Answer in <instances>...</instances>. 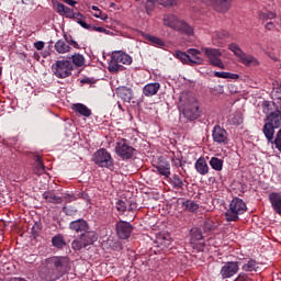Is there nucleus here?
<instances>
[{
	"mask_svg": "<svg viewBox=\"0 0 281 281\" xmlns=\"http://www.w3.org/2000/svg\"><path fill=\"white\" fill-rule=\"evenodd\" d=\"M69 271V259L67 257H49L42 261L40 277L42 280L56 281Z\"/></svg>",
	"mask_w": 281,
	"mask_h": 281,
	"instance_id": "1",
	"label": "nucleus"
},
{
	"mask_svg": "<svg viewBox=\"0 0 281 281\" xmlns=\"http://www.w3.org/2000/svg\"><path fill=\"white\" fill-rule=\"evenodd\" d=\"M162 22L166 27H170L171 30L180 32L181 34H187V36H192V34H194V29L188 24V22L172 13L165 14Z\"/></svg>",
	"mask_w": 281,
	"mask_h": 281,
	"instance_id": "2",
	"label": "nucleus"
},
{
	"mask_svg": "<svg viewBox=\"0 0 281 281\" xmlns=\"http://www.w3.org/2000/svg\"><path fill=\"white\" fill-rule=\"evenodd\" d=\"M199 101L196 97L189 95L183 103L180 104L179 109L182 113L183 117L189 120L190 122L198 120L199 115H201V111H199Z\"/></svg>",
	"mask_w": 281,
	"mask_h": 281,
	"instance_id": "3",
	"label": "nucleus"
},
{
	"mask_svg": "<svg viewBox=\"0 0 281 281\" xmlns=\"http://www.w3.org/2000/svg\"><path fill=\"white\" fill-rule=\"evenodd\" d=\"M281 126V112L276 110L267 116V122L263 125V134L267 137L268 142L273 144V135L276 134V128Z\"/></svg>",
	"mask_w": 281,
	"mask_h": 281,
	"instance_id": "4",
	"label": "nucleus"
},
{
	"mask_svg": "<svg viewBox=\"0 0 281 281\" xmlns=\"http://www.w3.org/2000/svg\"><path fill=\"white\" fill-rule=\"evenodd\" d=\"M246 212L247 204H245V201L240 200L239 198H234L225 213V218L228 222H235L238 221V216H240V214H245Z\"/></svg>",
	"mask_w": 281,
	"mask_h": 281,
	"instance_id": "5",
	"label": "nucleus"
},
{
	"mask_svg": "<svg viewBox=\"0 0 281 281\" xmlns=\"http://www.w3.org/2000/svg\"><path fill=\"white\" fill-rule=\"evenodd\" d=\"M52 71L56 78H69L71 71H74V64L69 60H57L52 66Z\"/></svg>",
	"mask_w": 281,
	"mask_h": 281,
	"instance_id": "6",
	"label": "nucleus"
},
{
	"mask_svg": "<svg viewBox=\"0 0 281 281\" xmlns=\"http://www.w3.org/2000/svg\"><path fill=\"white\" fill-rule=\"evenodd\" d=\"M115 153L117 157H121V159L126 160L132 159L133 155H135V149L133 148V146H131L127 139L123 138L117 140L115 146Z\"/></svg>",
	"mask_w": 281,
	"mask_h": 281,
	"instance_id": "7",
	"label": "nucleus"
},
{
	"mask_svg": "<svg viewBox=\"0 0 281 281\" xmlns=\"http://www.w3.org/2000/svg\"><path fill=\"white\" fill-rule=\"evenodd\" d=\"M202 52L205 54L210 65L218 67V69H225V64L221 60L223 53L218 48L204 47L202 48Z\"/></svg>",
	"mask_w": 281,
	"mask_h": 281,
	"instance_id": "8",
	"label": "nucleus"
},
{
	"mask_svg": "<svg viewBox=\"0 0 281 281\" xmlns=\"http://www.w3.org/2000/svg\"><path fill=\"white\" fill-rule=\"evenodd\" d=\"M94 164L100 168H111L113 166V157L106 149L101 148L93 154L92 157Z\"/></svg>",
	"mask_w": 281,
	"mask_h": 281,
	"instance_id": "9",
	"label": "nucleus"
},
{
	"mask_svg": "<svg viewBox=\"0 0 281 281\" xmlns=\"http://www.w3.org/2000/svg\"><path fill=\"white\" fill-rule=\"evenodd\" d=\"M213 142L220 146H227L229 144V134L220 125L215 126L212 131Z\"/></svg>",
	"mask_w": 281,
	"mask_h": 281,
	"instance_id": "10",
	"label": "nucleus"
},
{
	"mask_svg": "<svg viewBox=\"0 0 281 281\" xmlns=\"http://www.w3.org/2000/svg\"><path fill=\"white\" fill-rule=\"evenodd\" d=\"M239 269L238 262L228 261L221 268L220 276H222L223 280H227L228 278H234Z\"/></svg>",
	"mask_w": 281,
	"mask_h": 281,
	"instance_id": "11",
	"label": "nucleus"
},
{
	"mask_svg": "<svg viewBox=\"0 0 281 281\" xmlns=\"http://www.w3.org/2000/svg\"><path fill=\"white\" fill-rule=\"evenodd\" d=\"M131 232H133V226L127 222H119L116 224V234L123 240H126L131 236Z\"/></svg>",
	"mask_w": 281,
	"mask_h": 281,
	"instance_id": "12",
	"label": "nucleus"
},
{
	"mask_svg": "<svg viewBox=\"0 0 281 281\" xmlns=\"http://www.w3.org/2000/svg\"><path fill=\"white\" fill-rule=\"evenodd\" d=\"M155 3H159V5H162L164 8H172V5H177V0H147L145 4L147 14L153 12Z\"/></svg>",
	"mask_w": 281,
	"mask_h": 281,
	"instance_id": "13",
	"label": "nucleus"
},
{
	"mask_svg": "<svg viewBox=\"0 0 281 281\" xmlns=\"http://www.w3.org/2000/svg\"><path fill=\"white\" fill-rule=\"evenodd\" d=\"M53 4L56 12L61 16H67L68 19H74V16H76V13H74V10H71L69 7H66L58 1H53Z\"/></svg>",
	"mask_w": 281,
	"mask_h": 281,
	"instance_id": "14",
	"label": "nucleus"
},
{
	"mask_svg": "<svg viewBox=\"0 0 281 281\" xmlns=\"http://www.w3.org/2000/svg\"><path fill=\"white\" fill-rule=\"evenodd\" d=\"M155 243L157 247H170V245L172 244V238L168 233H159L156 235Z\"/></svg>",
	"mask_w": 281,
	"mask_h": 281,
	"instance_id": "15",
	"label": "nucleus"
},
{
	"mask_svg": "<svg viewBox=\"0 0 281 281\" xmlns=\"http://www.w3.org/2000/svg\"><path fill=\"white\" fill-rule=\"evenodd\" d=\"M189 65H203V58L201 57V50L196 48L188 49Z\"/></svg>",
	"mask_w": 281,
	"mask_h": 281,
	"instance_id": "16",
	"label": "nucleus"
},
{
	"mask_svg": "<svg viewBox=\"0 0 281 281\" xmlns=\"http://www.w3.org/2000/svg\"><path fill=\"white\" fill-rule=\"evenodd\" d=\"M112 56H114V60H117L121 65H131L133 63V57L122 50L113 52Z\"/></svg>",
	"mask_w": 281,
	"mask_h": 281,
	"instance_id": "17",
	"label": "nucleus"
},
{
	"mask_svg": "<svg viewBox=\"0 0 281 281\" xmlns=\"http://www.w3.org/2000/svg\"><path fill=\"white\" fill-rule=\"evenodd\" d=\"M269 201L272 205V210L281 216V194L280 193H270Z\"/></svg>",
	"mask_w": 281,
	"mask_h": 281,
	"instance_id": "18",
	"label": "nucleus"
},
{
	"mask_svg": "<svg viewBox=\"0 0 281 281\" xmlns=\"http://www.w3.org/2000/svg\"><path fill=\"white\" fill-rule=\"evenodd\" d=\"M159 89H161V85L159 82L147 83L143 88V93L146 98H151V95H157Z\"/></svg>",
	"mask_w": 281,
	"mask_h": 281,
	"instance_id": "19",
	"label": "nucleus"
},
{
	"mask_svg": "<svg viewBox=\"0 0 281 281\" xmlns=\"http://www.w3.org/2000/svg\"><path fill=\"white\" fill-rule=\"evenodd\" d=\"M239 63L245 65L246 67H258V58L254 57V55H249L247 53L241 54L239 57Z\"/></svg>",
	"mask_w": 281,
	"mask_h": 281,
	"instance_id": "20",
	"label": "nucleus"
},
{
	"mask_svg": "<svg viewBox=\"0 0 281 281\" xmlns=\"http://www.w3.org/2000/svg\"><path fill=\"white\" fill-rule=\"evenodd\" d=\"M116 94L124 102H131L133 100V90L126 87H121L116 89Z\"/></svg>",
	"mask_w": 281,
	"mask_h": 281,
	"instance_id": "21",
	"label": "nucleus"
},
{
	"mask_svg": "<svg viewBox=\"0 0 281 281\" xmlns=\"http://www.w3.org/2000/svg\"><path fill=\"white\" fill-rule=\"evenodd\" d=\"M195 170L199 172V175L205 176L207 172H210V167L207 166V161H205V158L201 157L195 161Z\"/></svg>",
	"mask_w": 281,
	"mask_h": 281,
	"instance_id": "22",
	"label": "nucleus"
},
{
	"mask_svg": "<svg viewBox=\"0 0 281 281\" xmlns=\"http://www.w3.org/2000/svg\"><path fill=\"white\" fill-rule=\"evenodd\" d=\"M70 229L74 232H87L89 229V225L85 220H77L70 223Z\"/></svg>",
	"mask_w": 281,
	"mask_h": 281,
	"instance_id": "23",
	"label": "nucleus"
},
{
	"mask_svg": "<svg viewBox=\"0 0 281 281\" xmlns=\"http://www.w3.org/2000/svg\"><path fill=\"white\" fill-rule=\"evenodd\" d=\"M72 110L76 111V113L83 115V117H91V110L88 109L87 105L82 103L74 104Z\"/></svg>",
	"mask_w": 281,
	"mask_h": 281,
	"instance_id": "24",
	"label": "nucleus"
},
{
	"mask_svg": "<svg viewBox=\"0 0 281 281\" xmlns=\"http://www.w3.org/2000/svg\"><path fill=\"white\" fill-rule=\"evenodd\" d=\"M124 66L121 65L119 60L115 59V56L112 55L110 64H109V71L112 74H117V71H123Z\"/></svg>",
	"mask_w": 281,
	"mask_h": 281,
	"instance_id": "25",
	"label": "nucleus"
},
{
	"mask_svg": "<svg viewBox=\"0 0 281 281\" xmlns=\"http://www.w3.org/2000/svg\"><path fill=\"white\" fill-rule=\"evenodd\" d=\"M43 199H45V201H47L48 203H63V198L57 196L54 192H44Z\"/></svg>",
	"mask_w": 281,
	"mask_h": 281,
	"instance_id": "26",
	"label": "nucleus"
},
{
	"mask_svg": "<svg viewBox=\"0 0 281 281\" xmlns=\"http://www.w3.org/2000/svg\"><path fill=\"white\" fill-rule=\"evenodd\" d=\"M81 240H83L88 245H93V243H95V240H98V237L95 236L94 232L85 231V233L81 234Z\"/></svg>",
	"mask_w": 281,
	"mask_h": 281,
	"instance_id": "27",
	"label": "nucleus"
},
{
	"mask_svg": "<svg viewBox=\"0 0 281 281\" xmlns=\"http://www.w3.org/2000/svg\"><path fill=\"white\" fill-rule=\"evenodd\" d=\"M243 271L251 272L258 269V262L254 259H248L241 266Z\"/></svg>",
	"mask_w": 281,
	"mask_h": 281,
	"instance_id": "28",
	"label": "nucleus"
},
{
	"mask_svg": "<svg viewBox=\"0 0 281 281\" xmlns=\"http://www.w3.org/2000/svg\"><path fill=\"white\" fill-rule=\"evenodd\" d=\"M55 49L58 54H67L71 47L65 43V41L59 40L55 44Z\"/></svg>",
	"mask_w": 281,
	"mask_h": 281,
	"instance_id": "29",
	"label": "nucleus"
},
{
	"mask_svg": "<svg viewBox=\"0 0 281 281\" xmlns=\"http://www.w3.org/2000/svg\"><path fill=\"white\" fill-rule=\"evenodd\" d=\"M190 234H191V243L193 245H196L199 240H203V233L201 232L200 228H192L190 231Z\"/></svg>",
	"mask_w": 281,
	"mask_h": 281,
	"instance_id": "30",
	"label": "nucleus"
},
{
	"mask_svg": "<svg viewBox=\"0 0 281 281\" xmlns=\"http://www.w3.org/2000/svg\"><path fill=\"white\" fill-rule=\"evenodd\" d=\"M218 12H227L232 5V0H214Z\"/></svg>",
	"mask_w": 281,
	"mask_h": 281,
	"instance_id": "31",
	"label": "nucleus"
},
{
	"mask_svg": "<svg viewBox=\"0 0 281 281\" xmlns=\"http://www.w3.org/2000/svg\"><path fill=\"white\" fill-rule=\"evenodd\" d=\"M145 38H146V41H149V43H151V45H155L156 47H164L166 45V43L161 38L150 35V34H146Z\"/></svg>",
	"mask_w": 281,
	"mask_h": 281,
	"instance_id": "32",
	"label": "nucleus"
},
{
	"mask_svg": "<svg viewBox=\"0 0 281 281\" xmlns=\"http://www.w3.org/2000/svg\"><path fill=\"white\" fill-rule=\"evenodd\" d=\"M210 166L213 168V170L221 172V170H223V160L217 157H212L210 160Z\"/></svg>",
	"mask_w": 281,
	"mask_h": 281,
	"instance_id": "33",
	"label": "nucleus"
},
{
	"mask_svg": "<svg viewBox=\"0 0 281 281\" xmlns=\"http://www.w3.org/2000/svg\"><path fill=\"white\" fill-rule=\"evenodd\" d=\"M53 247H56L57 249H63L67 243H65V238L63 235H56L52 238Z\"/></svg>",
	"mask_w": 281,
	"mask_h": 281,
	"instance_id": "34",
	"label": "nucleus"
},
{
	"mask_svg": "<svg viewBox=\"0 0 281 281\" xmlns=\"http://www.w3.org/2000/svg\"><path fill=\"white\" fill-rule=\"evenodd\" d=\"M71 60L75 67H85L86 59L83 55L75 54L71 56Z\"/></svg>",
	"mask_w": 281,
	"mask_h": 281,
	"instance_id": "35",
	"label": "nucleus"
},
{
	"mask_svg": "<svg viewBox=\"0 0 281 281\" xmlns=\"http://www.w3.org/2000/svg\"><path fill=\"white\" fill-rule=\"evenodd\" d=\"M182 207H184V210L188 212H196V210H199V204H196L194 201L187 200L182 202Z\"/></svg>",
	"mask_w": 281,
	"mask_h": 281,
	"instance_id": "36",
	"label": "nucleus"
},
{
	"mask_svg": "<svg viewBox=\"0 0 281 281\" xmlns=\"http://www.w3.org/2000/svg\"><path fill=\"white\" fill-rule=\"evenodd\" d=\"M34 170L36 175H43V172H45V165L43 164V160L40 158V156H36Z\"/></svg>",
	"mask_w": 281,
	"mask_h": 281,
	"instance_id": "37",
	"label": "nucleus"
},
{
	"mask_svg": "<svg viewBox=\"0 0 281 281\" xmlns=\"http://www.w3.org/2000/svg\"><path fill=\"white\" fill-rule=\"evenodd\" d=\"M176 57H178V59L181 60V63H183L184 65H190V56H189L188 50H187V53L177 50Z\"/></svg>",
	"mask_w": 281,
	"mask_h": 281,
	"instance_id": "38",
	"label": "nucleus"
},
{
	"mask_svg": "<svg viewBox=\"0 0 281 281\" xmlns=\"http://www.w3.org/2000/svg\"><path fill=\"white\" fill-rule=\"evenodd\" d=\"M88 244L85 241V239H82V237L80 236L79 239H75L72 241V249H75L76 251H80V249H83V247H87Z\"/></svg>",
	"mask_w": 281,
	"mask_h": 281,
	"instance_id": "39",
	"label": "nucleus"
},
{
	"mask_svg": "<svg viewBox=\"0 0 281 281\" xmlns=\"http://www.w3.org/2000/svg\"><path fill=\"white\" fill-rule=\"evenodd\" d=\"M228 49L231 52H233V54H235V56L237 58H240L245 54V52L241 50V48H240V46H238V44H234V43L229 44Z\"/></svg>",
	"mask_w": 281,
	"mask_h": 281,
	"instance_id": "40",
	"label": "nucleus"
},
{
	"mask_svg": "<svg viewBox=\"0 0 281 281\" xmlns=\"http://www.w3.org/2000/svg\"><path fill=\"white\" fill-rule=\"evenodd\" d=\"M157 170L159 175H162V177H170V165L165 164V165H159L157 167Z\"/></svg>",
	"mask_w": 281,
	"mask_h": 281,
	"instance_id": "41",
	"label": "nucleus"
},
{
	"mask_svg": "<svg viewBox=\"0 0 281 281\" xmlns=\"http://www.w3.org/2000/svg\"><path fill=\"white\" fill-rule=\"evenodd\" d=\"M273 102L271 101H265L262 103V111L266 113V115H270L271 111H273Z\"/></svg>",
	"mask_w": 281,
	"mask_h": 281,
	"instance_id": "42",
	"label": "nucleus"
},
{
	"mask_svg": "<svg viewBox=\"0 0 281 281\" xmlns=\"http://www.w3.org/2000/svg\"><path fill=\"white\" fill-rule=\"evenodd\" d=\"M272 99L277 100L281 104V86H277L272 90Z\"/></svg>",
	"mask_w": 281,
	"mask_h": 281,
	"instance_id": "43",
	"label": "nucleus"
},
{
	"mask_svg": "<svg viewBox=\"0 0 281 281\" xmlns=\"http://www.w3.org/2000/svg\"><path fill=\"white\" fill-rule=\"evenodd\" d=\"M232 124L235 126H240L243 124V115L241 114H236L231 119Z\"/></svg>",
	"mask_w": 281,
	"mask_h": 281,
	"instance_id": "44",
	"label": "nucleus"
},
{
	"mask_svg": "<svg viewBox=\"0 0 281 281\" xmlns=\"http://www.w3.org/2000/svg\"><path fill=\"white\" fill-rule=\"evenodd\" d=\"M172 184L176 188H183V180H181V178L178 175H176L172 177Z\"/></svg>",
	"mask_w": 281,
	"mask_h": 281,
	"instance_id": "45",
	"label": "nucleus"
},
{
	"mask_svg": "<svg viewBox=\"0 0 281 281\" xmlns=\"http://www.w3.org/2000/svg\"><path fill=\"white\" fill-rule=\"evenodd\" d=\"M227 36H229L227 31H215L213 33V38H227Z\"/></svg>",
	"mask_w": 281,
	"mask_h": 281,
	"instance_id": "46",
	"label": "nucleus"
},
{
	"mask_svg": "<svg viewBox=\"0 0 281 281\" xmlns=\"http://www.w3.org/2000/svg\"><path fill=\"white\" fill-rule=\"evenodd\" d=\"M116 210L117 212H120L121 214H124V212H126V203L122 200L116 202Z\"/></svg>",
	"mask_w": 281,
	"mask_h": 281,
	"instance_id": "47",
	"label": "nucleus"
},
{
	"mask_svg": "<svg viewBox=\"0 0 281 281\" xmlns=\"http://www.w3.org/2000/svg\"><path fill=\"white\" fill-rule=\"evenodd\" d=\"M274 145H276V148H278V150L281 151V130H279L277 133V137L274 139Z\"/></svg>",
	"mask_w": 281,
	"mask_h": 281,
	"instance_id": "48",
	"label": "nucleus"
},
{
	"mask_svg": "<svg viewBox=\"0 0 281 281\" xmlns=\"http://www.w3.org/2000/svg\"><path fill=\"white\" fill-rule=\"evenodd\" d=\"M214 77H215V78H224L225 80H228V78H229V72H225V71H215V72H214Z\"/></svg>",
	"mask_w": 281,
	"mask_h": 281,
	"instance_id": "49",
	"label": "nucleus"
},
{
	"mask_svg": "<svg viewBox=\"0 0 281 281\" xmlns=\"http://www.w3.org/2000/svg\"><path fill=\"white\" fill-rule=\"evenodd\" d=\"M93 16H95V19H101L102 21H106L109 19V15L103 14L102 11H100V9L98 11H95Z\"/></svg>",
	"mask_w": 281,
	"mask_h": 281,
	"instance_id": "50",
	"label": "nucleus"
},
{
	"mask_svg": "<svg viewBox=\"0 0 281 281\" xmlns=\"http://www.w3.org/2000/svg\"><path fill=\"white\" fill-rule=\"evenodd\" d=\"M234 281H254L249 276L240 273Z\"/></svg>",
	"mask_w": 281,
	"mask_h": 281,
	"instance_id": "51",
	"label": "nucleus"
},
{
	"mask_svg": "<svg viewBox=\"0 0 281 281\" xmlns=\"http://www.w3.org/2000/svg\"><path fill=\"white\" fill-rule=\"evenodd\" d=\"M34 47H35V49H38V50L44 49L45 42H43V41L35 42Z\"/></svg>",
	"mask_w": 281,
	"mask_h": 281,
	"instance_id": "52",
	"label": "nucleus"
},
{
	"mask_svg": "<svg viewBox=\"0 0 281 281\" xmlns=\"http://www.w3.org/2000/svg\"><path fill=\"white\" fill-rule=\"evenodd\" d=\"M92 30L94 32H100V33H103V34H108L109 32L106 31V29L102 27V26H93Z\"/></svg>",
	"mask_w": 281,
	"mask_h": 281,
	"instance_id": "53",
	"label": "nucleus"
},
{
	"mask_svg": "<svg viewBox=\"0 0 281 281\" xmlns=\"http://www.w3.org/2000/svg\"><path fill=\"white\" fill-rule=\"evenodd\" d=\"M79 25H81V27H83L85 30H91V25H89L87 22L79 20L78 21Z\"/></svg>",
	"mask_w": 281,
	"mask_h": 281,
	"instance_id": "54",
	"label": "nucleus"
},
{
	"mask_svg": "<svg viewBox=\"0 0 281 281\" xmlns=\"http://www.w3.org/2000/svg\"><path fill=\"white\" fill-rule=\"evenodd\" d=\"M240 76L238 74L228 72V80H238Z\"/></svg>",
	"mask_w": 281,
	"mask_h": 281,
	"instance_id": "55",
	"label": "nucleus"
},
{
	"mask_svg": "<svg viewBox=\"0 0 281 281\" xmlns=\"http://www.w3.org/2000/svg\"><path fill=\"white\" fill-rule=\"evenodd\" d=\"M64 3L74 8L78 2L76 0H64Z\"/></svg>",
	"mask_w": 281,
	"mask_h": 281,
	"instance_id": "56",
	"label": "nucleus"
},
{
	"mask_svg": "<svg viewBox=\"0 0 281 281\" xmlns=\"http://www.w3.org/2000/svg\"><path fill=\"white\" fill-rule=\"evenodd\" d=\"M69 45H72V47H75L76 49H78V47H79L78 42H76V41H74V40H71V41L69 42Z\"/></svg>",
	"mask_w": 281,
	"mask_h": 281,
	"instance_id": "57",
	"label": "nucleus"
},
{
	"mask_svg": "<svg viewBox=\"0 0 281 281\" xmlns=\"http://www.w3.org/2000/svg\"><path fill=\"white\" fill-rule=\"evenodd\" d=\"M267 30H271L273 27V22H268L266 24Z\"/></svg>",
	"mask_w": 281,
	"mask_h": 281,
	"instance_id": "58",
	"label": "nucleus"
},
{
	"mask_svg": "<svg viewBox=\"0 0 281 281\" xmlns=\"http://www.w3.org/2000/svg\"><path fill=\"white\" fill-rule=\"evenodd\" d=\"M91 9H92L94 12H98V11L100 10L97 5H92Z\"/></svg>",
	"mask_w": 281,
	"mask_h": 281,
	"instance_id": "59",
	"label": "nucleus"
},
{
	"mask_svg": "<svg viewBox=\"0 0 281 281\" xmlns=\"http://www.w3.org/2000/svg\"><path fill=\"white\" fill-rule=\"evenodd\" d=\"M260 19H267V15L265 13H260Z\"/></svg>",
	"mask_w": 281,
	"mask_h": 281,
	"instance_id": "60",
	"label": "nucleus"
},
{
	"mask_svg": "<svg viewBox=\"0 0 281 281\" xmlns=\"http://www.w3.org/2000/svg\"><path fill=\"white\" fill-rule=\"evenodd\" d=\"M48 55H49L48 52H44V53H43L44 58H47Z\"/></svg>",
	"mask_w": 281,
	"mask_h": 281,
	"instance_id": "61",
	"label": "nucleus"
},
{
	"mask_svg": "<svg viewBox=\"0 0 281 281\" xmlns=\"http://www.w3.org/2000/svg\"><path fill=\"white\" fill-rule=\"evenodd\" d=\"M183 100H186V97L184 95L180 97V102H183Z\"/></svg>",
	"mask_w": 281,
	"mask_h": 281,
	"instance_id": "62",
	"label": "nucleus"
},
{
	"mask_svg": "<svg viewBox=\"0 0 281 281\" xmlns=\"http://www.w3.org/2000/svg\"><path fill=\"white\" fill-rule=\"evenodd\" d=\"M64 210H65L66 214H70L69 210L67 207H65Z\"/></svg>",
	"mask_w": 281,
	"mask_h": 281,
	"instance_id": "63",
	"label": "nucleus"
},
{
	"mask_svg": "<svg viewBox=\"0 0 281 281\" xmlns=\"http://www.w3.org/2000/svg\"><path fill=\"white\" fill-rule=\"evenodd\" d=\"M117 106H119V109H122V105L120 103L117 104Z\"/></svg>",
	"mask_w": 281,
	"mask_h": 281,
	"instance_id": "64",
	"label": "nucleus"
}]
</instances>
